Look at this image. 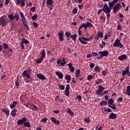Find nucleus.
I'll return each mask as SVG.
<instances>
[{"label":"nucleus","mask_w":130,"mask_h":130,"mask_svg":"<svg viewBox=\"0 0 130 130\" xmlns=\"http://www.w3.org/2000/svg\"><path fill=\"white\" fill-rule=\"evenodd\" d=\"M8 18L11 20H14V19H15L16 21H19V19L21 18V23L24 25V27H25L26 29H29V26L27 25V22H26V19L25 18V16H24V14H22V12H20V17L19 16L18 14H15V15L11 14L8 15Z\"/></svg>","instance_id":"nucleus-1"},{"label":"nucleus","mask_w":130,"mask_h":130,"mask_svg":"<svg viewBox=\"0 0 130 130\" xmlns=\"http://www.w3.org/2000/svg\"><path fill=\"white\" fill-rule=\"evenodd\" d=\"M112 7H113V6L107 5V4H105L104 8L99 10L98 11V14L99 15L101 13V12H104L105 14H106V16H107V20H110V17L111 16V15L110 14V13L111 12Z\"/></svg>","instance_id":"nucleus-2"},{"label":"nucleus","mask_w":130,"mask_h":130,"mask_svg":"<svg viewBox=\"0 0 130 130\" xmlns=\"http://www.w3.org/2000/svg\"><path fill=\"white\" fill-rule=\"evenodd\" d=\"M16 124L17 125H22L24 124V126H25L27 128H30L31 125H30V122H27V119L25 117H23L21 119L18 120L16 121Z\"/></svg>","instance_id":"nucleus-3"},{"label":"nucleus","mask_w":130,"mask_h":130,"mask_svg":"<svg viewBox=\"0 0 130 130\" xmlns=\"http://www.w3.org/2000/svg\"><path fill=\"white\" fill-rule=\"evenodd\" d=\"M58 87L60 88V90H65V96H69L70 95V91H69V89H70V85L66 84V87L63 85H58Z\"/></svg>","instance_id":"nucleus-4"},{"label":"nucleus","mask_w":130,"mask_h":130,"mask_svg":"<svg viewBox=\"0 0 130 130\" xmlns=\"http://www.w3.org/2000/svg\"><path fill=\"white\" fill-rule=\"evenodd\" d=\"M31 74V69L27 68V69L23 72V73H21V76H23V77H26V79H30V74Z\"/></svg>","instance_id":"nucleus-5"},{"label":"nucleus","mask_w":130,"mask_h":130,"mask_svg":"<svg viewBox=\"0 0 130 130\" xmlns=\"http://www.w3.org/2000/svg\"><path fill=\"white\" fill-rule=\"evenodd\" d=\"M121 8H122V7L121 6V4L117 3L116 4V5H114V6L112 7V13H114V14L116 13L121 9Z\"/></svg>","instance_id":"nucleus-6"},{"label":"nucleus","mask_w":130,"mask_h":130,"mask_svg":"<svg viewBox=\"0 0 130 130\" xmlns=\"http://www.w3.org/2000/svg\"><path fill=\"white\" fill-rule=\"evenodd\" d=\"M8 25V20L4 17H0V26L2 27H5Z\"/></svg>","instance_id":"nucleus-7"},{"label":"nucleus","mask_w":130,"mask_h":130,"mask_svg":"<svg viewBox=\"0 0 130 130\" xmlns=\"http://www.w3.org/2000/svg\"><path fill=\"white\" fill-rule=\"evenodd\" d=\"M114 47H118L120 48H123V45L120 42V40L117 39L114 42V44L112 45Z\"/></svg>","instance_id":"nucleus-8"},{"label":"nucleus","mask_w":130,"mask_h":130,"mask_svg":"<svg viewBox=\"0 0 130 130\" xmlns=\"http://www.w3.org/2000/svg\"><path fill=\"white\" fill-rule=\"evenodd\" d=\"M93 26L92 24H91L90 22H86V24L82 23L81 25H80L79 27L78 30H81L82 28H91Z\"/></svg>","instance_id":"nucleus-9"},{"label":"nucleus","mask_w":130,"mask_h":130,"mask_svg":"<svg viewBox=\"0 0 130 130\" xmlns=\"http://www.w3.org/2000/svg\"><path fill=\"white\" fill-rule=\"evenodd\" d=\"M44 58H45V50H43L41 52V56L36 61V62L38 64L41 63V60H44Z\"/></svg>","instance_id":"nucleus-10"},{"label":"nucleus","mask_w":130,"mask_h":130,"mask_svg":"<svg viewBox=\"0 0 130 130\" xmlns=\"http://www.w3.org/2000/svg\"><path fill=\"white\" fill-rule=\"evenodd\" d=\"M99 54H100V56L98 57L99 59H102V57H104L105 56H107V55H109V51H103L99 52Z\"/></svg>","instance_id":"nucleus-11"},{"label":"nucleus","mask_w":130,"mask_h":130,"mask_svg":"<svg viewBox=\"0 0 130 130\" xmlns=\"http://www.w3.org/2000/svg\"><path fill=\"white\" fill-rule=\"evenodd\" d=\"M91 39H86V38H85L84 37H81L79 38V41H80V42H81V44L86 45V44H87V42H84V41H89Z\"/></svg>","instance_id":"nucleus-12"},{"label":"nucleus","mask_w":130,"mask_h":130,"mask_svg":"<svg viewBox=\"0 0 130 130\" xmlns=\"http://www.w3.org/2000/svg\"><path fill=\"white\" fill-rule=\"evenodd\" d=\"M26 1V0H16L15 5H16V6L20 5L22 7H24L25 6V2Z\"/></svg>","instance_id":"nucleus-13"},{"label":"nucleus","mask_w":130,"mask_h":130,"mask_svg":"<svg viewBox=\"0 0 130 130\" xmlns=\"http://www.w3.org/2000/svg\"><path fill=\"white\" fill-rule=\"evenodd\" d=\"M24 44H28L29 41H27V40H26V39H21L20 47L21 49H23V50H24Z\"/></svg>","instance_id":"nucleus-14"},{"label":"nucleus","mask_w":130,"mask_h":130,"mask_svg":"<svg viewBox=\"0 0 130 130\" xmlns=\"http://www.w3.org/2000/svg\"><path fill=\"white\" fill-rule=\"evenodd\" d=\"M127 75V76L130 77L129 67H126L125 68V70L122 71V76H124L125 75Z\"/></svg>","instance_id":"nucleus-15"},{"label":"nucleus","mask_w":130,"mask_h":130,"mask_svg":"<svg viewBox=\"0 0 130 130\" xmlns=\"http://www.w3.org/2000/svg\"><path fill=\"white\" fill-rule=\"evenodd\" d=\"M50 120L53 123L56 124V125H59L60 124V122L58 121V120H56V118L55 117H51L50 118Z\"/></svg>","instance_id":"nucleus-16"},{"label":"nucleus","mask_w":130,"mask_h":130,"mask_svg":"<svg viewBox=\"0 0 130 130\" xmlns=\"http://www.w3.org/2000/svg\"><path fill=\"white\" fill-rule=\"evenodd\" d=\"M127 59V55L126 54L121 55V56H118L117 59L121 61H123L124 60H126Z\"/></svg>","instance_id":"nucleus-17"},{"label":"nucleus","mask_w":130,"mask_h":130,"mask_svg":"<svg viewBox=\"0 0 130 130\" xmlns=\"http://www.w3.org/2000/svg\"><path fill=\"white\" fill-rule=\"evenodd\" d=\"M57 37H59V41L60 42L63 41V32H59L57 34Z\"/></svg>","instance_id":"nucleus-18"},{"label":"nucleus","mask_w":130,"mask_h":130,"mask_svg":"<svg viewBox=\"0 0 130 130\" xmlns=\"http://www.w3.org/2000/svg\"><path fill=\"white\" fill-rule=\"evenodd\" d=\"M68 66L69 67V70H70L71 73H73L75 71V68L73 66V64L71 63L68 64Z\"/></svg>","instance_id":"nucleus-19"},{"label":"nucleus","mask_w":130,"mask_h":130,"mask_svg":"<svg viewBox=\"0 0 130 130\" xmlns=\"http://www.w3.org/2000/svg\"><path fill=\"white\" fill-rule=\"evenodd\" d=\"M116 117H117V114L113 113H110V115L109 116V118L112 120L116 119Z\"/></svg>","instance_id":"nucleus-20"},{"label":"nucleus","mask_w":130,"mask_h":130,"mask_svg":"<svg viewBox=\"0 0 130 130\" xmlns=\"http://www.w3.org/2000/svg\"><path fill=\"white\" fill-rule=\"evenodd\" d=\"M123 0H113L109 2V5L107 6H114L118 1H123Z\"/></svg>","instance_id":"nucleus-21"},{"label":"nucleus","mask_w":130,"mask_h":130,"mask_svg":"<svg viewBox=\"0 0 130 130\" xmlns=\"http://www.w3.org/2000/svg\"><path fill=\"white\" fill-rule=\"evenodd\" d=\"M37 77H38V79H40L41 80H46V78L45 77V76L43 75V74H38Z\"/></svg>","instance_id":"nucleus-22"},{"label":"nucleus","mask_w":130,"mask_h":130,"mask_svg":"<svg viewBox=\"0 0 130 130\" xmlns=\"http://www.w3.org/2000/svg\"><path fill=\"white\" fill-rule=\"evenodd\" d=\"M107 107L112 109V110H116V104L112 103V104H108Z\"/></svg>","instance_id":"nucleus-23"},{"label":"nucleus","mask_w":130,"mask_h":130,"mask_svg":"<svg viewBox=\"0 0 130 130\" xmlns=\"http://www.w3.org/2000/svg\"><path fill=\"white\" fill-rule=\"evenodd\" d=\"M18 104V102L15 101H13V104L10 105V109H14L15 108L16 105Z\"/></svg>","instance_id":"nucleus-24"},{"label":"nucleus","mask_w":130,"mask_h":130,"mask_svg":"<svg viewBox=\"0 0 130 130\" xmlns=\"http://www.w3.org/2000/svg\"><path fill=\"white\" fill-rule=\"evenodd\" d=\"M55 74H56V76H57V78L60 79H62L63 75L62 73L61 72H56L55 73Z\"/></svg>","instance_id":"nucleus-25"},{"label":"nucleus","mask_w":130,"mask_h":130,"mask_svg":"<svg viewBox=\"0 0 130 130\" xmlns=\"http://www.w3.org/2000/svg\"><path fill=\"white\" fill-rule=\"evenodd\" d=\"M95 37H100V38L102 39V38H104V34H102L101 31H99V32H98V34L95 35Z\"/></svg>","instance_id":"nucleus-26"},{"label":"nucleus","mask_w":130,"mask_h":130,"mask_svg":"<svg viewBox=\"0 0 130 130\" xmlns=\"http://www.w3.org/2000/svg\"><path fill=\"white\" fill-rule=\"evenodd\" d=\"M66 113H68V114H69V115H70V116H74V112H73V111H71V110H70V108H68V111H66Z\"/></svg>","instance_id":"nucleus-27"},{"label":"nucleus","mask_w":130,"mask_h":130,"mask_svg":"<svg viewBox=\"0 0 130 130\" xmlns=\"http://www.w3.org/2000/svg\"><path fill=\"white\" fill-rule=\"evenodd\" d=\"M3 112L5 113V115H7V116H9V113H10V110L4 108L2 110Z\"/></svg>","instance_id":"nucleus-28"},{"label":"nucleus","mask_w":130,"mask_h":130,"mask_svg":"<svg viewBox=\"0 0 130 130\" xmlns=\"http://www.w3.org/2000/svg\"><path fill=\"white\" fill-rule=\"evenodd\" d=\"M52 0H47L46 1V6H51L52 5Z\"/></svg>","instance_id":"nucleus-29"},{"label":"nucleus","mask_w":130,"mask_h":130,"mask_svg":"<svg viewBox=\"0 0 130 130\" xmlns=\"http://www.w3.org/2000/svg\"><path fill=\"white\" fill-rule=\"evenodd\" d=\"M93 70L95 71L96 73H100L101 71V69H100L99 66L95 67V68H93Z\"/></svg>","instance_id":"nucleus-30"},{"label":"nucleus","mask_w":130,"mask_h":130,"mask_svg":"<svg viewBox=\"0 0 130 130\" xmlns=\"http://www.w3.org/2000/svg\"><path fill=\"white\" fill-rule=\"evenodd\" d=\"M109 105V103L106 102L105 101H102L101 102H100V105L103 106V105Z\"/></svg>","instance_id":"nucleus-31"},{"label":"nucleus","mask_w":130,"mask_h":130,"mask_svg":"<svg viewBox=\"0 0 130 130\" xmlns=\"http://www.w3.org/2000/svg\"><path fill=\"white\" fill-rule=\"evenodd\" d=\"M2 47L4 48V49H8L9 48V45L7 43H3V46H2Z\"/></svg>","instance_id":"nucleus-32"},{"label":"nucleus","mask_w":130,"mask_h":130,"mask_svg":"<svg viewBox=\"0 0 130 130\" xmlns=\"http://www.w3.org/2000/svg\"><path fill=\"white\" fill-rule=\"evenodd\" d=\"M108 93H109V90H106L104 91V92H101L100 95H100V96H104L105 94H106Z\"/></svg>","instance_id":"nucleus-33"},{"label":"nucleus","mask_w":130,"mask_h":130,"mask_svg":"<svg viewBox=\"0 0 130 130\" xmlns=\"http://www.w3.org/2000/svg\"><path fill=\"white\" fill-rule=\"evenodd\" d=\"M65 80L70 81L71 80V76L70 75H65Z\"/></svg>","instance_id":"nucleus-34"},{"label":"nucleus","mask_w":130,"mask_h":130,"mask_svg":"<svg viewBox=\"0 0 130 130\" xmlns=\"http://www.w3.org/2000/svg\"><path fill=\"white\" fill-rule=\"evenodd\" d=\"M69 37H70V38H71V39H73V40L74 41H76L77 36L76 35H71V36Z\"/></svg>","instance_id":"nucleus-35"},{"label":"nucleus","mask_w":130,"mask_h":130,"mask_svg":"<svg viewBox=\"0 0 130 130\" xmlns=\"http://www.w3.org/2000/svg\"><path fill=\"white\" fill-rule=\"evenodd\" d=\"M30 106L32 107V110H35V111H38L39 110V108L38 107L36 106L35 105H34V104H31Z\"/></svg>","instance_id":"nucleus-36"},{"label":"nucleus","mask_w":130,"mask_h":130,"mask_svg":"<svg viewBox=\"0 0 130 130\" xmlns=\"http://www.w3.org/2000/svg\"><path fill=\"white\" fill-rule=\"evenodd\" d=\"M104 110L105 112H107L108 113H111L112 112V110H111V109H110V108H104Z\"/></svg>","instance_id":"nucleus-37"},{"label":"nucleus","mask_w":130,"mask_h":130,"mask_svg":"<svg viewBox=\"0 0 130 130\" xmlns=\"http://www.w3.org/2000/svg\"><path fill=\"white\" fill-rule=\"evenodd\" d=\"M65 35V36H66V38H69L70 36H73V35H71V33L69 31H66L65 32V35Z\"/></svg>","instance_id":"nucleus-38"},{"label":"nucleus","mask_w":130,"mask_h":130,"mask_svg":"<svg viewBox=\"0 0 130 130\" xmlns=\"http://www.w3.org/2000/svg\"><path fill=\"white\" fill-rule=\"evenodd\" d=\"M126 93L128 96H130V86H127V89H126Z\"/></svg>","instance_id":"nucleus-39"},{"label":"nucleus","mask_w":130,"mask_h":130,"mask_svg":"<svg viewBox=\"0 0 130 130\" xmlns=\"http://www.w3.org/2000/svg\"><path fill=\"white\" fill-rule=\"evenodd\" d=\"M15 86L19 87V77H16V81H15Z\"/></svg>","instance_id":"nucleus-40"},{"label":"nucleus","mask_w":130,"mask_h":130,"mask_svg":"<svg viewBox=\"0 0 130 130\" xmlns=\"http://www.w3.org/2000/svg\"><path fill=\"white\" fill-rule=\"evenodd\" d=\"M104 90L105 88L104 87H102L101 85H99L98 91H104Z\"/></svg>","instance_id":"nucleus-41"},{"label":"nucleus","mask_w":130,"mask_h":130,"mask_svg":"<svg viewBox=\"0 0 130 130\" xmlns=\"http://www.w3.org/2000/svg\"><path fill=\"white\" fill-rule=\"evenodd\" d=\"M108 74V70L107 69H106L104 71H103V76H106Z\"/></svg>","instance_id":"nucleus-42"},{"label":"nucleus","mask_w":130,"mask_h":130,"mask_svg":"<svg viewBox=\"0 0 130 130\" xmlns=\"http://www.w3.org/2000/svg\"><path fill=\"white\" fill-rule=\"evenodd\" d=\"M107 103H109V105H112L113 104V100L112 99H110V100H107Z\"/></svg>","instance_id":"nucleus-43"},{"label":"nucleus","mask_w":130,"mask_h":130,"mask_svg":"<svg viewBox=\"0 0 130 130\" xmlns=\"http://www.w3.org/2000/svg\"><path fill=\"white\" fill-rule=\"evenodd\" d=\"M84 121H85V122H86V123H90V118H85L84 119Z\"/></svg>","instance_id":"nucleus-44"},{"label":"nucleus","mask_w":130,"mask_h":130,"mask_svg":"<svg viewBox=\"0 0 130 130\" xmlns=\"http://www.w3.org/2000/svg\"><path fill=\"white\" fill-rule=\"evenodd\" d=\"M102 83V79H98V81H96L95 83L96 84V85H99L100 84V83Z\"/></svg>","instance_id":"nucleus-45"},{"label":"nucleus","mask_w":130,"mask_h":130,"mask_svg":"<svg viewBox=\"0 0 130 130\" xmlns=\"http://www.w3.org/2000/svg\"><path fill=\"white\" fill-rule=\"evenodd\" d=\"M37 18H38V15L36 14H34V15L31 17V20H32V21L36 20Z\"/></svg>","instance_id":"nucleus-46"},{"label":"nucleus","mask_w":130,"mask_h":130,"mask_svg":"<svg viewBox=\"0 0 130 130\" xmlns=\"http://www.w3.org/2000/svg\"><path fill=\"white\" fill-rule=\"evenodd\" d=\"M122 98H118L117 100H116V102H117V103H121V102H122Z\"/></svg>","instance_id":"nucleus-47"},{"label":"nucleus","mask_w":130,"mask_h":130,"mask_svg":"<svg viewBox=\"0 0 130 130\" xmlns=\"http://www.w3.org/2000/svg\"><path fill=\"white\" fill-rule=\"evenodd\" d=\"M41 122H43L44 123H45L46 121H47V118H44L41 120Z\"/></svg>","instance_id":"nucleus-48"},{"label":"nucleus","mask_w":130,"mask_h":130,"mask_svg":"<svg viewBox=\"0 0 130 130\" xmlns=\"http://www.w3.org/2000/svg\"><path fill=\"white\" fill-rule=\"evenodd\" d=\"M89 67H90V69H93V68L96 67V66H95V64H93V63H90Z\"/></svg>","instance_id":"nucleus-49"},{"label":"nucleus","mask_w":130,"mask_h":130,"mask_svg":"<svg viewBox=\"0 0 130 130\" xmlns=\"http://www.w3.org/2000/svg\"><path fill=\"white\" fill-rule=\"evenodd\" d=\"M104 90H96V95H100V93L103 92Z\"/></svg>","instance_id":"nucleus-50"},{"label":"nucleus","mask_w":130,"mask_h":130,"mask_svg":"<svg viewBox=\"0 0 130 130\" xmlns=\"http://www.w3.org/2000/svg\"><path fill=\"white\" fill-rule=\"evenodd\" d=\"M93 78V76L92 75L87 76V80L90 81L91 79Z\"/></svg>","instance_id":"nucleus-51"},{"label":"nucleus","mask_w":130,"mask_h":130,"mask_svg":"<svg viewBox=\"0 0 130 130\" xmlns=\"http://www.w3.org/2000/svg\"><path fill=\"white\" fill-rule=\"evenodd\" d=\"M74 71H75V75H80V69H77Z\"/></svg>","instance_id":"nucleus-52"},{"label":"nucleus","mask_w":130,"mask_h":130,"mask_svg":"<svg viewBox=\"0 0 130 130\" xmlns=\"http://www.w3.org/2000/svg\"><path fill=\"white\" fill-rule=\"evenodd\" d=\"M53 113L55 114H58L60 113V111L59 110H53Z\"/></svg>","instance_id":"nucleus-53"},{"label":"nucleus","mask_w":130,"mask_h":130,"mask_svg":"<svg viewBox=\"0 0 130 130\" xmlns=\"http://www.w3.org/2000/svg\"><path fill=\"white\" fill-rule=\"evenodd\" d=\"M32 26H34L35 28H38L39 27L38 23L35 22H32Z\"/></svg>","instance_id":"nucleus-54"},{"label":"nucleus","mask_w":130,"mask_h":130,"mask_svg":"<svg viewBox=\"0 0 130 130\" xmlns=\"http://www.w3.org/2000/svg\"><path fill=\"white\" fill-rule=\"evenodd\" d=\"M16 112H18V110H16V109H14L13 110H11V113H16Z\"/></svg>","instance_id":"nucleus-55"},{"label":"nucleus","mask_w":130,"mask_h":130,"mask_svg":"<svg viewBox=\"0 0 130 130\" xmlns=\"http://www.w3.org/2000/svg\"><path fill=\"white\" fill-rule=\"evenodd\" d=\"M100 20H103L104 21L107 20V17H105L104 16L100 17Z\"/></svg>","instance_id":"nucleus-56"},{"label":"nucleus","mask_w":130,"mask_h":130,"mask_svg":"<svg viewBox=\"0 0 130 130\" xmlns=\"http://www.w3.org/2000/svg\"><path fill=\"white\" fill-rule=\"evenodd\" d=\"M30 11H31V12H35V7H32L30 8Z\"/></svg>","instance_id":"nucleus-57"},{"label":"nucleus","mask_w":130,"mask_h":130,"mask_svg":"<svg viewBox=\"0 0 130 130\" xmlns=\"http://www.w3.org/2000/svg\"><path fill=\"white\" fill-rule=\"evenodd\" d=\"M79 7V9L80 10H82V8H84V5H79L78 6H77Z\"/></svg>","instance_id":"nucleus-58"},{"label":"nucleus","mask_w":130,"mask_h":130,"mask_svg":"<svg viewBox=\"0 0 130 130\" xmlns=\"http://www.w3.org/2000/svg\"><path fill=\"white\" fill-rule=\"evenodd\" d=\"M76 99H77V100H79V101H80L82 100L81 95H77V96H76Z\"/></svg>","instance_id":"nucleus-59"},{"label":"nucleus","mask_w":130,"mask_h":130,"mask_svg":"<svg viewBox=\"0 0 130 130\" xmlns=\"http://www.w3.org/2000/svg\"><path fill=\"white\" fill-rule=\"evenodd\" d=\"M91 54H92L91 55H92L93 56H97V55H99L98 53H97L96 52H92V53Z\"/></svg>","instance_id":"nucleus-60"},{"label":"nucleus","mask_w":130,"mask_h":130,"mask_svg":"<svg viewBox=\"0 0 130 130\" xmlns=\"http://www.w3.org/2000/svg\"><path fill=\"white\" fill-rule=\"evenodd\" d=\"M10 115H11V116L13 117H15L16 116V113H10Z\"/></svg>","instance_id":"nucleus-61"},{"label":"nucleus","mask_w":130,"mask_h":130,"mask_svg":"<svg viewBox=\"0 0 130 130\" xmlns=\"http://www.w3.org/2000/svg\"><path fill=\"white\" fill-rule=\"evenodd\" d=\"M73 13H74V14H76V13H77V9L76 8L74 9V10H73Z\"/></svg>","instance_id":"nucleus-62"},{"label":"nucleus","mask_w":130,"mask_h":130,"mask_svg":"<svg viewBox=\"0 0 130 130\" xmlns=\"http://www.w3.org/2000/svg\"><path fill=\"white\" fill-rule=\"evenodd\" d=\"M70 81H71V82H73L74 84L76 83V81L75 80L74 78H73V79L70 80Z\"/></svg>","instance_id":"nucleus-63"},{"label":"nucleus","mask_w":130,"mask_h":130,"mask_svg":"<svg viewBox=\"0 0 130 130\" xmlns=\"http://www.w3.org/2000/svg\"><path fill=\"white\" fill-rule=\"evenodd\" d=\"M59 64H60V66H63L66 64V62H62L61 63H59Z\"/></svg>","instance_id":"nucleus-64"}]
</instances>
